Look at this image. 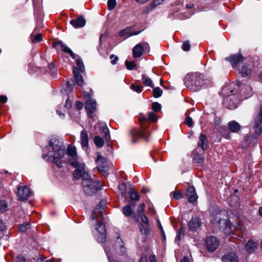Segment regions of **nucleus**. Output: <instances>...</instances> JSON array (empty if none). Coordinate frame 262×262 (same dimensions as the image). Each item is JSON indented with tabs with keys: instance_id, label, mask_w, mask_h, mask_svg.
Masks as SVG:
<instances>
[{
	"instance_id": "393cba45",
	"label": "nucleus",
	"mask_w": 262,
	"mask_h": 262,
	"mask_svg": "<svg viewBox=\"0 0 262 262\" xmlns=\"http://www.w3.org/2000/svg\"><path fill=\"white\" fill-rule=\"evenodd\" d=\"M207 138L204 134H201L199 137V141L198 143V145L201 147L203 150L207 149Z\"/></svg>"
},
{
	"instance_id": "9b49d317",
	"label": "nucleus",
	"mask_w": 262,
	"mask_h": 262,
	"mask_svg": "<svg viewBox=\"0 0 262 262\" xmlns=\"http://www.w3.org/2000/svg\"><path fill=\"white\" fill-rule=\"evenodd\" d=\"M220 245L219 240L214 236H209L206 238V246L210 252L215 251Z\"/></svg>"
},
{
	"instance_id": "c85d7f7f",
	"label": "nucleus",
	"mask_w": 262,
	"mask_h": 262,
	"mask_svg": "<svg viewBox=\"0 0 262 262\" xmlns=\"http://www.w3.org/2000/svg\"><path fill=\"white\" fill-rule=\"evenodd\" d=\"M245 248L249 253H252L256 248V244L253 241L249 240L246 245Z\"/></svg>"
},
{
	"instance_id": "a19ab883",
	"label": "nucleus",
	"mask_w": 262,
	"mask_h": 262,
	"mask_svg": "<svg viewBox=\"0 0 262 262\" xmlns=\"http://www.w3.org/2000/svg\"><path fill=\"white\" fill-rule=\"evenodd\" d=\"M125 64L126 67L127 69L128 70H132L135 69L137 67V65L135 64L134 61H126L125 62Z\"/></svg>"
},
{
	"instance_id": "6e6552de",
	"label": "nucleus",
	"mask_w": 262,
	"mask_h": 262,
	"mask_svg": "<svg viewBox=\"0 0 262 262\" xmlns=\"http://www.w3.org/2000/svg\"><path fill=\"white\" fill-rule=\"evenodd\" d=\"M32 195V192L30 189L27 186H18L16 196L17 200L20 201L27 200Z\"/></svg>"
},
{
	"instance_id": "2eb2a0df",
	"label": "nucleus",
	"mask_w": 262,
	"mask_h": 262,
	"mask_svg": "<svg viewBox=\"0 0 262 262\" xmlns=\"http://www.w3.org/2000/svg\"><path fill=\"white\" fill-rule=\"evenodd\" d=\"M244 57L241 54L232 55L229 57H226V60L229 61L233 68H235L239 62L243 61Z\"/></svg>"
},
{
	"instance_id": "680f3d73",
	"label": "nucleus",
	"mask_w": 262,
	"mask_h": 262,
	"mask_svg": "<svg viewBox=\"0 0 262 262\" xmlns=\"http://www.w3.org/2000/svg\"><path fill=\"white\" fill-rule=\"evenodd\" d=\"M15 262H26L25 258L22 256H18L16 257Z\"/></svg>"
},
{
	"instance_id": "37998d69",
	"label": "nucleus",
	"mask_w": 262,
	"mask_h": 262,
	"mask_svg": "<svg viewBox=\"0 0 262 262\" xmlns=\"http://www.w3.org/2000/svg\"><path fill=\"white\" fill-rule=\"evenodd\" d=\"M170 195H171L172 196V197L175 200H178L182 198V197H183V194L180 191H179L171 192L170 193Z\"/></svg>"
},
{
	"instance_id": "ddd939ff",
	"label": "nucleus",
	"mask_w": 262,
	"mask_h": 262,
	"mask_svg": "<svg viewBox=\"0 0 262 262\" xmlns=\"http://www.w3.org/2000/svg\"><path fill=\"white\" fill-rule=\"evenodd\" d=\"M96 108V101L94 100H88L85 103V109L89 118L93 117V112Z\"/></svg>"
},
{
	"instance_id": "f257e3e1",
	"label": "nucleus",
	"mask_w": 262,
	"mask_h": 262,
	"mask_svg": "<svg viewBox=\"0 0 262 262\" xmlns=\"http://www.w3.org/2000/svg\"><path fill=\"white\" fill-rule=\"evenodd\" d=\"M47 154H43L42 158L47 161H52L58 168H62L66 164L64 158L65 149L62 141L58 138H53L49 142L47 147Z\"/></svg>"
},
{
	"instance_id": "20e7f679",
	"label": "nucleus",
	"mask_w": 262,
	"mask_h": 262,
	"mask_svg": "<svg viewBox=\"0 0 262 262\" xmlns=\"http://www.w3.org/2000/svg\"><path fill=\"white\" fill-rule=\"evenodd\" d=\"M184 83L187 88L194 92L210 84L209 80L206 79L204 75L198 73L187 75L184 79Z\"/></svg>"
},
{
	"instance_id": "6e6d98bb",
	"label": "nucleus",
	"mask_w": 262,
	"mask_h": 262,
	"mask_svg": "<svg viewBox=\"0 0 262 262\" xmlns=\"http://www.w3.org/2000/svg\"><path fill=\"white\" fill-rule=\"evenodd\" d=\"M49 69L50 70V73L51 75H53L55 74L56 72V69H55L54 64L53 62H51L49 64Z\"/></svg>"
},
{
	"instance_id": "e433bc0d",
	"label": "nucleus",
	"mask_w": 262,
	"mask_h": 262,
	"mask_svg": "<svg viewBox=\"0 0 262 262\" xmlns=\"http://www.w3.org/2000/svg\"><path fill=\"white\" fill-rule=\"evenodd\" d=\"M123 214L126 216H130L133 213L130 205H126L123 208Z\"/></svg>"
},
{
	"instance_id": "a211bd4d",
	"label": "nucleus",
	"mask_w": 262,
	"mask_h": 262,
	"mask_svg": "<svg viewBox=\"0 0 262 262\" xmlns=\"http://www.w3.org/2000/svg\"><path fill=\"white\" fill-rule=\"evenodd\" d=\"M201 225V222L198 217H192L188 223V227L190 230L195 231L199 229Z\"/></svg>"
},
{
	"instance_id": "0e129e2a",
	"label": "nucleus",
	"mask_w": 262,
	"mask_h": 262,
	"mask_svg": "<svg viewBox=\"0 0 262 262\" xmlns=\"http://www.w3.org/2000/svg\"><path fill=\"white\" fill-rule=\"evenodd\" d=\"M221 123V119L220 117H215L214 119V124L216 126H219Z\"/></svg>"
},
{
	"instance_id": "3c124183",
	"label": "nucleus",
	"mask_w": 262,
	"mask_h": 262,
	"mask_svg": "<svg viewBox=\"0 0 262 262\" xmlns=\"http://www.w3.org/2000/svg\"><path fill=\"white\" fill-rule=\"evenodd\" d=\"M148 119L151 122H155L157 120V117L154 112H150L148 114Z\"/></svg>"
},
{
	"instance_id": "f8f14e48",
	"label": "nucleus",
	"mask_w": 262,
	"mask_h": 262,
	"mask_svg": "<svg viewBox=\"0 0 262 262\" xmlns=\"http://www.w3.org/2000/svg\"><path fill=\"white\" fill-rule=\"evenodd\" d=\"M226 216V213L225 211H219L216 214L212 216L211 219V222L214 225L217 226H221L222 224L225 223L226 225L227 223L225 221V220L223 219Z\"/></svg>"
},
{
	"instance_id": "69168bd1",
	"label": "nucleus",
	"mask_w": 262,
	"mask_h": 262,
	"mask_svg": "<svg viewBox=\"0 0 262 262\" xmlns=\"http://www.w3.org/2000/svg\"><path fill=\"white\" fill-rule=\"evenodd\" d=\"M6 229V225L4 222L0 221V231H3Z\"/></svg>"
},
{
	"instance_id": "79ce46f5",
	"label": "nucleus",
	"mask_w": 262,
	"mask_h": 262,
	"mask_svg": "<svg viewBox=\"0 0 262 262\" xmlns=\"http://www.w3.org/2000/svg\"><path fill=\"white\" fill-rule=\"evenodd\" d=\"M74 86L75 84L72 80L67 81V93L68 92H71L73 91Z\"/></svg>"
},
{
	"instance_id": "4468645a",
	"label": "nucleus",
	"mask_w": 262,
	"mask_h": 262,
	"mask_svg": "<svg viewBox=\"0 0 262 262\" xmlns=\"http://www.w3.org/2000/svg\"><path fill=\"white\" fill-rule=\"evenodd\" d=\"M52 47L57 50L58 55L60 56L64 61L63 53L66 52V45L62 41L57 40L53 42Z\"/></svg>"
},
{
	"instance_id": "72a5a7b5",
	"label": "nucleus",
	"mask_w": 262,
	"mask_h": 262,
	"mask_svg": "<svg viewBox=\"0 0 262 262\" xmlns=\"http://www.w3.org/2000/svg\"><path fill=\"white\" fill-rule=\"evenodd\" d=\"M30 37L33 43L40 42L42 40V35L40 33H38L35 36L32 33Z\"/></svg>"
},
{
	"instance_id": "bb28decb",
	"label": "nucleus",
	"mask_w": 262,
	"mask_h": 262,
	"mask_svg": "<svg viewBox=\"0 0 262 262\" xmlns=\"http://www.w3.org/2000/svg\"><path fill=\"white\" fill-rule=\"evenodd\" d=\"M165 0H154L152 4H151L146 10H144V13H149L150 12L156 7L160 5Z\"/></svg>"
},
{
	"instance_id": "9d476101",
	"label": "nucleus",
	"mask_w": 262,
	"mask_h": 262,
	"mask_svg": "<svg viewBox=\"0 0 262 262\" xmlns=\"http://www.w3.org/2000/svg\"><path fill=\"white\" fill-rule=\"evenodd\" d=\"M67 53L69 54L70 56L75 60L76 63V67H77L81 72V73H83L84 72L85 68L84 66L83 62L81 59H80L78 55L75 54L70 48L67 47Z\"/></svg>"
},
{
	"instance_id": "dca6fc26",
	"label": "nucleus",
	"mask_w": 262,
	"mask_h": 262,
	"mask_svg": "<svg viewBox=\"0 0 262 262\" xmlns=\"http://www.w3.org/2000/svg\"><path fill=\"white\" fill-rule=\"evenodd\" d=\"M186 195L187 198L188 202L190 203L195 202L198 199L195 189L193 186H189L188 188Z\"/></svg>"
},
{
	"instance_id": "09e8293b",
	"label": "nucleus",
	"mask_w": 262,
	"mask_h": 262,
	"mask_svg": "<svg viewBox=\"0 0 262 262\" xmlns=\"http://www.w3.org/2000/svg\"><path fill=\"white\" fill-rule=\"evenodd\" d=\"M145 205L144 204H142L138 208L137 210V214L138 216H141L142 215H144V208H145Z\"/></svg>"
},
{
	"instance_id": "ea45409f",
	"label": "nucleus",
	"mask_w": 262,
	"mask_h": 262,
	"mask_svg": "<svg viewBox=\"0 0 262 262\" xmlns=\"http://www.w3.org/2000/svg\"><path fill=\"white\" fill-rule=\"evenodd\" d=\"M163 91L159 87L155 88L153 89V96L155 98H159L162 95Z\"/></svg>"
},
{
	"instance_id": "c03bdc74",
	"label": "nucleus",
	"mask_w": 262,
	"mask_h": 262,
	"mask_svg": "<svg viewBox=\"0 0 262 262\" xmlns=\"http://www.w3.org/2000/svg\"><path fill=\"white\" fill-rule=\"evenodd\" d=\"M117 3L116 0H108L107 1V7L109 10H113L116 6Z\"/></svg>"
},
{
	"instance_id": "aec40b11",
	"label": "nucleus",
	"mask_w": 262,
	"mask_h": 262,
	"mask_svg": "<svg viewBox=\"0 0 262 262\" xmlns=\"http://www.w3.org/2000/svg\"><path fill=\"white\" fill-rule=\"evenodd\" d=\"M222 260L223 262H238V257L234 252L225 255L222 258Z\"/></svg>"
},
{
	"instance_id": "473e14b6",
	"label": "nucleus",
	"mask_w": 262,
	"mask_h": 262,
	"mask_svg": "<svg viewBox=\"0 0 262 262\" xmlns=\"http://www.w3.org/2000/svg\"><path fill=\"white\" fill-rule=\"evenodd\" d=\"M204 153L203 154L196 153L194 154V157L193 158L194 162L197 163H202L204 161Z\"/></svg>"
},
{
	"instance_id": "4c0bfd02",
	"label": "nucleus",
	"mask_w": 262,
	"mask_h": 262,
	"mask_svg": "<svg viewBox=\"0 0 262 262\" xmlns=\"http://www.w3.org/2000/svg\"><path fill=\"white\" fill-rule=\"evenodd\" d=\"M240 72L243 77H246L251 73V69L244 66L240 69Z\"/></svg>"
},
{
	"instance_id": "f03ea898",
	"label": "nucleus",
	"mask_w": 262,
	"mask_h": 262,
	"mask_svg": "<svg viewBox=\"0 0 262 262\" xmlns=\"http://www.w3.org/2000/svg\"><path fill=\"white\" fill-rule=\"evenodd\" d=\"M73 176L76 179L82 178V189L88 195H93L100 189L99 182L91 178L85 170V165H81L79 169H75Z\"/></svg>"
},
{
	"instance_id": "5701e85b",
	"label": "nucleus",
	"mask_w": 262,
	"mask_h": 262,
	"mask_svg": "<svg viewBox=\"0 0 262 262\" xmlns=\"http://www.w3.org/2000/svg\"><path fill=\"white\" fill-rule=\"evenodd\" d=\"M228 127L231 132L237 133L240 130L241 126L236 121H231L228 122Z\"/></svg>"
},
{
	"instance_id": "13d9d810",
	"label": "nucleus",
	"mask_w": 262,
	"mask_h": 262,
	"mask_svg": "<svg viewBox=\"0 0 262 262\" xmlns=\"http://www.w3.org/2000/svg\"><path fill=\"white\" fill-rule=\"evenodd\" d=\"M110 59H112L111 63L113 65L115 64L118 60V57L114 54L110 56Z\"/></svg>"
},
{
	"instance_id": "39448f33",
	"label": "nucleus",
	"mask_w": 262,
	"mask_h": 262,
	"mask_svg": "<svg viewBox=\"0 0 262 262\" xmlns=\"http://www.w3.org/2000/svg\"><path fill=\"white\" fill-rule=\"evenodd\" d=\"M233 90L231 89L230 85H227L222 90V93L227 96L224 99L223 104L225 107L230 110L235 109L237 106L238 101L239 98H237L233 94Z\"/></svg>"
},
{
	"instance_id": "bf43d9fd",
	"label": "nucleus",
	"mask_w": 262,
	"mask_h": 262,
	"mask_svg": "<svg viewBox=\"0 0 262 262\" xmlns=\"http://www.w3.org/2000/svg\"><path fill=\"white\" fill-rule=\"evenodd\" d=\"M7 204H6L5 202L4 201H0V211H4L6 207H7Z\"/></svg>"
},
{
	"instance_id": "c756f323",
	"label": "nucleus",
	"mask_w": 262,
	"mask_h": 262,
	"mask_svg": "<svg viewBox=\"0 0 262 262\" xmlns=\"http://www.w3.org/2000/svg\"><path fill=\"white\" fill-rule=\"evenodd\" d=\"M139 228L142 234L144 235L146 237L150 233V228L149 224L143 225L141 223L139 224Z\"/></svg>"
},
{
	"instance_id": "f704fd0d",
	"label": "nucleus",
	"mask_w": 262,
	"mask_h": 262,
	"mask_svg": "<svg viewBox=\"0 0 262 262\" xmlns=\"http://www.w3.org/2000/svg\"><path fill=\"white\" fill-rule=\"evenodd\" d=\"M30 228H31V225L29 222H26L18 226L19 231L21 232H25Z\"/></svg>"
},
{
	"instance_id": "052dcab7",
	"label": "nucleus",
	"mask_w": 262,
	"mask_h": 262,
	"mask_svg": "<svg viewBox=\"0 0 262 262\" xmlns=\"http://www.w3.org/2000/svg\"><path fill=\"white\" fill-rule=\"evenodd\" d=\"M97 168L98 170L100 172L106 171V167L103 165V164H100L99 165H98Z\"/></svg>"
},
{
	"instance_id": "4d7b16f0",
	"label": "nucleus",
	"mask_w": 262,
	"mask_h": 262,
	"mask_svg": "<svg viewBox=\"0 0 262 262\" xmlns=\"http://www.w3.org/2000/svg\"><path fill=\"white\" fill-rule=\"evenodd\" d=\"M190 45L188 41H186L183 42L182 49L185 51H188L190 49Z\"/></svg>"
},
{
	"instance_id": "58836bf2",
	"label": "nucleus",
	"mask_w": 262,
	"mask_h": 262,
	"mask_svg": "<svg viewBox=\"0 0 262 262\" xmlns=\"http://www.w3.org/2000/svg\"><path fill=\"white\" fill-rule=\"evenodd\" d=\"M118 189L120 191V193L122 196H125L126 194L127 188L124 183H121L118 186Z\"/></svg>"
},
{
	"instance_id": "6ab92c4d",
	"label": "nucleus",
	"mask_w": 262,
	"mask_h": 262,
	"mask_svg": "<svg viewBox=\"0 0 262 262\" xmlns=\"http://www.w3.org/2000/svg\"><path fill=\"white\" fill-rule=\"evenodd\" d=\"M86 23L85 20L82 16H80L78 18L71 20L70 24L76 28L83 27Z\"/></svg>"
},
{
	"instance_id": "7c9ffc66",
	"label": "nucleus",
	"mask_w": 262,
	"mask_h": 262,
	"mask_svg": "<svg viewBox=\"0 0 262 262\" xmlns=\"http://www.w3.org/2000/svg\"><path fill=\"white\" fill-rule=\"evenodd\" d=\"M128 194L130 200L133 201H138L140 199V195L134 189L129 188Z\"/></svg>"
},
{
	"instance_id": "774afa93",
	"label": "nucleus",
	"mask_w": 262,
	"mask_h": 262,
	"mask_svg": "<svg viewBox=\"0 0 262 262\" xmlns=\"http://www.w3.org/2000/svg\"><path fill=\"white\" fill-rule=\"evenodd\" d=\"M139 262H147V257L145 256H141Z\"/></svg>"
},
{
	"instance_id": "412c9836",
	"label": "nucleus",
	"mask_w": 262,
	"mask_h": 262,
	"mask_svg": "<svg viewBox=\"0 0 262 262\" xmlns=\"http://www.w3.org/2000/svg\"><path fill=\"white\" fill-rule=\"evenodd\" d=\"M115 245L117 248H119L117 250L118 253H119L120 254H124L125 253L126 248L124 246L123 242L122 239L119 237V235L117 237Z\"/></svg>"
},
{
	"instance_id": "603ef678",
	"label": "nucleus",
	"mask_w": 262,
	"mask_h": 262,
	"mask_svg": "<svg viewBox=\"0 0 262 262\" xmlns=\"http://www.w3.org/2000/svg\"><path fill=\"white\" fill-rule=\"evenodd\" d=\"M105 160L104 158L101 157L100 154H98L97 158L96 160V162L97 165H99L100 164H104L105 163Z\"/></svg>"
},
{
	"instance_id": "338daca9",
	"label": "nucleus",
	"mask_w": 262,
	"mask_h": 262,
	"mask_svg": "<svg viewBox=\"0 0 262 262\" xmlns=\"http://www.w3.org/2000/svg\"><path fill=\"white\" fill-rule=\"evenodd\" d=\"M149 260L150 262H156L157 259H156V256L154 255L149 256Z\"/></svg>"
},
{
	"instance_id": "2f4dec72",
	"label": "nucleus",
	"mask_w": 262,
	"mask_h": 262,
	"mask_svg": "<svg viewBox=\"0 0 262 262\" xmlns=\"http://www.w3.org/2000/svg\"><path fill=\"white\" fill-rule=\"evenodd\" d=\"M142 80L143 81V83L145 86H150L151 88L154 87L152 80L149 77L146 76L145 75L143 74L142 75Z\"/></svg>"
},
{
	"instance_id": "4be33fe9",
	"label": "nucleus",
	"mask_w": 262,
	"mask_h": 262,
	"mask_svg": "<svg viewBox=\"0 0 262 262\" xmlns=\"http://www.w3.org/2000/svg\"><path fill=\"white\" fill-rule=\"evenodd\" d=\"M81 144L82 147H87L89 145V138L87 131L83 129L80 134Z\"/></svg>"
},
{
	"instance_id": "5fc2aeb1",
	"label": "nucleus",
	"mask_w": 262,
	"mask_h": 262,
	"mask_svg": "<svg viewBox=\"0 0 262 262\" xmlns=\"http://www.w3.org/2000/svg\"><path fill=\"white\" fill-rule=\"evenodd\" d=\"M185 123L189 127H192L193 126V121L191 117H187L185 120Z\"/></svg>"
},
{
	"instance_id": "a18cd8bd",
	"label": "nucleus",
	"mask_w": 262,
	"mask_h": 262,
	"mask_svg": "<svg viewBox=\"0 0 262 262\" xmlns=\"http://www.w3.org/2000/svg\"><path fill=\"white\" fill-rule=\"evenodd\" d=\"M130 89L137 92V93H141L142 91V87L139 85H136L134 83H132L130 85Z\"/></svg>"
},
{
	"instance_id": "7ed1b4c3",
	"label": "nucleus",
	"mask_w": 262,
	"mask_h": 262,
	"mask_svg": "<svg viewBox=\"0 0 262 262\" xmlns=\"http://www.w3.org/2000/svg\"><path fill=\"white\" fill-rule=\"evenodd\" d=\"M106 202L105 200H102L97 205L91 215L92 220H97V226L96 229L98 232L97 239L100 243H104L106 239V229L105 225L99 221L98 220H103V212L106 206Z\"/></svg>"
},
{
	"instance_id": "49530a36",
	"label": "nucleus",
	"mask_w": 262,
	"mask_h": 262,
	"mask_svg": "<svg viewBox=\"0 0 262 262\" xmlns=\"http://www.w3.org/2000/svg\"><path fill=\"white\" fill-rule=\"evenodd\" d=\"M130 33V29L126 28L124 29L121 30L119 33V35L120 36H127V37H129V36H128V35Z\"/></svg>"
},
{
	"instance_id": "0eeeda50",
	"label": "nucleus",
	"mask_w": 262,
	"mask_h": 262,
	"mask_svg": "<svg viewBox=\"0 0 262 262\" xmlns=\"http://www.w3.org/2000/svg\"><path fill=\"white\" fill-rule=\"evenodd\" d=\"M256 122H255L254 126V134L247 136L243 143V146L244 148L247 147L249 145H254L258 142V137L262 133V128L260 126L256 127Z\"/></svg>"
},
{
	"instance_id": "c9c22d12",
	"label": "nucleus",
	"mask_w": 262,
	"mask_h": 262,
	"mask_svg": "<svg viewBox=\"0 0 262 262\" xmlns=\"http://www.w3.org/2000/svg\"><path fill=\"white\" fill-rule=\"evenodd\" d=\"M94 141L95 145L98 147H102L104 145L103 139L99 136H96Z\"/></svg>"
},
{
	"instance_id": "e2e57ef3",
	"label": "nucleus",
	"mask_w": 262,
	"mask_h": 262,
	"mask_svg": "<svg viewBox=\"0 0 262 262\" xmlns=\"http://www.w3.org/2000/svg\"><path fill=\"white\" fill-rule=\"evenodd\" d=\"M7 101V97L5 95H1L0 96V102L1 103H4Z\"/></svg>"
},
{
	"instance_id": "864d4df0",
	"label": "nucleus",
	"mask_w": 262,
	"mask_h": 262,
	"mask_svg": "<svg viewBox=\"0 0 262 262\" xmlns=\"http://www.w3.org/2000/svg\"><path fill=\"white\" fill-rule=\"evenodd\" d=\"M138 217L141 219L142 222L144 223L143 225L149 224L148 219L147 217L145 214L142 215Z\"/></svg>"
},
{
	"instance_id": "423d86ee",
	"label": "nucleus",
	"mask_w": 262,
	"mask_h": 262,
	"mask_svg": "<svg viewBox=\"0 0 262 262\" xmlns=\"http://www.w3.org/2000/svg\"><path fill=\"white\" fill-rule=\"evenodd\" d=\"M67 154L68 155L69 163L75 169H79L81 165H84L83 163H79L78 162V156L77 155L76 148L73 145H69L67 148Z\"/></svg>"
},
{
	"instance_id": "f3484780",
	"label": "nucleus",
	"mask_w": 262,
	"mask_h": 262,
	"mask_svg": "<svg viewBox=\"0 0 262 262\" xmlns=\"http://www.w3.org/2000/svg\"><path fill=\"white\" fill-rule=\"evenodd\" d=\"M73 72L76 83L79 86H82L84 84V80L80 73L78 68L75 66L73 67Z\"/></svg>"
},
{
	"instance_id": "de8ad7c7",
	"label": "nucleus",
	"mask_w": 262,
	"mask_h": 262,
	"mask_svg": "<svg viewBox=\"0 0 262 262\" xmlns=\"http://www.w3.org/2000/svg\"><path fill=\"white\" fill-rule=\"evenodd\" d=\"M138 136L142 138H144L146 140V141H148V138L147 137V135H149V133L147 131H141L138 133Z\"/></svg>"
},
{
	"instance_id": "a878e982",
	"label": "nucleus",
	"mask_w": 262,
	"mask_h": 262,
	"mask_svg": "<svg viewBox=\"0 0 262 262\" xmlns=\"http://www.w3.org/2000/svg\"><path fill=\"white\" fill-rule=\"evenodd\" d=\"M83 103L80 101H77L76 102L75 109H76V111H75V116L72 115L71 113L69 112V114L70 116H71V118H73L74 119L78 118V117L80 115L79 111L81 110L83 108Z\"/></svg>"
},
{
	"instance_id": "b1692460",
	"label": "nucleus",
	"mask_w": 262,
	"mask_h": 262,
	"mask_svg": "<svg viewBox=\"0 0 262 262\" xmlns=\"http://www.w3.org/2000/svg\"><path fill=\"white\" fill-rule=\"evenodd\" d=\"M241 99H245L249 97L252 95V89L249 86H246L245 88L243 89L240 92Z\"/></svg>"
},
{
	"instance_id": "1a4fd4ad",
	"label": "nucleus",
	"mask_w": 262,
	"mask_h": 262,
	"mask_svg": "<svg viewBox=\"0 0 262 262\" xmlns=\"http://www.w3.org/2000/svg\"><path fill=\"white\" fill-rule=\"evenodd\" d=\"M149 46L145 42H140L136 45L133 49V55L135 58L140 57L143 52L149 51Z\"/></svg>"
},
{
	"instance_id": "8fccbe9b",
	"label": "nucleus",
	"mask_w": 262,
	"mask_h": 262,
	"mask_svg": "<svg viewBox=\"0 0 262 262\" xmlns=\"http://www.w3.org/2000/svg\"><path fill=\"white\" fill-rule=\"evenodd\" d=\"M151 108L154 111L158 112L161 108V105L158 102H154L152 103Z\"/></svg>"
},
{
	"instance_id": "cd10ccee",
	"label": "nucleus",
	"mask_w": 262,
	"mask_h": 262,
	"mask_svg": "<svg viewBox=\"0 0 262 262\" xmlns=\"http://www.w3.org/2000/svg\"><path fill=\"white\" fill-rule=\"evenodd\" d=\"M101 134L105 139L106 141H108L110 140V135L109 129L105 124H103L101 126Z\"/></svg>"
}]
</instances>
